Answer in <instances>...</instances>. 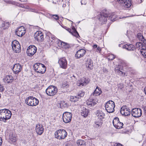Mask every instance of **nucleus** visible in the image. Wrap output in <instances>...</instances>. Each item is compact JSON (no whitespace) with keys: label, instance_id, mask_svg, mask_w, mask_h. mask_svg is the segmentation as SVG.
<instances>
[{"label":"nucleus","instance_id":"obj_59","mask_svg":"<svg viewBox=\"0 0 146 146\" xmlns=\"http://www.w3.org/2000/svg\"><path fill=\"white\" fill-rule=\"evenodd\" d=\"M144 91L145 92V94L146 95V87H145V88H144Z\"/></svg>","mask_w":146,"mask_h":146},{"label":"nucleus","instance_id":"obj_60","mask_svg":"<svg viewBox=\"0 0 146 146\" xmlns=\"http://www.w3.org/2000/svg\"><path fill=\"white\" fill-rule=\"evenodd\" d=\"M66 4H64L63 5H62V7H65L66 6Z\"/></svg>","mask_w":146,"mask_h":146},{"label":"nucleus","instance_id":"obj_57","mask_svg":"<svg viewBox=\"0 0 146 146\" xmlns=\"http://www.w3.org/2000/svg\"><path fill=\"white\" fill-rule=\"evenodd\" d=\"M21 2H27V0H19Z\"/></svg>","mask_w":146,"mask_h":146},{"label":"nucleus","instance_id":"obj_53","mask_svg":"<svg viewBox=\"0 0 146 146\" xmlns=\"http://www.w3.org/2000/svg\"><path fill=\"white\" fill-rule=\"evenodd\" d=\"M143 110L144 112L145 113H146V106L143 107Z\"/></svg>","mask_w":146,"mask_h":146},{"label":"nucleus","instance_id":"obj_12","mask_svg":"<svg viewBox=\"0 0 146 146\" xmlns=\"http://www.w3.org/2000/svg\"><path fill=\"white\" fill-rule=\"evenodd\" d=\"M37 48L34 46H30L27 48V53L29 56H33L36 52Z\"/></svg>","mask_w":146,"mask_h":146},{"label":"nucleus","instance_id":"obj_20","mask_svg":"<svg viewBox=\"0 0 146 146\" xmlns=\"http://www.w3.org/2000/svg\"><path fill=\"white\" fill-rule=\"evenodd\" d=\"M43 126L41 124H36V126L35 131L37 134L38 135H41L44 131Z\"/></svg>","mask_w":146,"mask_h":146},{"label":"nucleus","instance_id":"obj_51","mask_svg":"<svg viewBox=\"0 0 146 146\" xmlns=\"http://www.w3.org/2000/svg\"><path fill=\"white\" fill-rule=\"evenodd\" d=\"M64 28L66 30L68 31L69 33H71V30L70 29L67 28L66 27H65Z\"/></svg>","mask_w":146,"mask_h":146},{"label":"nucleus","instance_id":"obj_49","mask_svg":"<svg viewBox=\"0 0 146 146\" xmlns=\"http://www.w3.org/2000/svg\"><path fill=\"white\" fill-rule=\"evenodd\" d=\"M81 5H85L87 3L86 1V0H82L81 1Z\"/></svg>","mask_w":146,"mask_h":146},{"label":"nucleus","instance_id":"obj_50","mask_svg":"<svg viewBox=\"0 0 146 146\" xmlns=\"http://www.w3.org/2000/svg\"><path fill=\"white\" fill-rule=\"evenodd\" d=\"M4 89L3 86L0 84V92H3Z\"/></svg>","mask_w":146,"mask_h":146},{"label":"nucleus","instance_id":"obj_42","mask_svg":"<svg viewBox=\"0 0 146 146\" xmlns=\"http://www.w3.org/2000/svg\"><path fill=\"white\" fill-rule=\"evenodd\" d=\"M69 87V85L67 82H64L63 83L62 87L63 88H67Z\"/></svg>","mask_w":146,"mask_h":146},{"label":"nucleus","instance_id":"obj_22","mask_svg":"<svg viewBox=\"0 0 146 146\" xmlns=\"http://www.w3.org/2000/svg\"><path fill=\"white\" fill-rule=\"evenodd\" d=\"M22 69V67L19 64H15L13 68V70L15 74L19 73L21 71Z\"/></svg>","mask_w":146,"mask_h":146},{"label":"nucleus","instance_id":"obj_5","mask_svg":"<svg viewBox=\"0 0 146 146\" xmlns=\"http://www.w3.org/2000/svg\"><path fill=\"white\" fill-rule=\"evenodd\" d=\"M115 104L114 102L110 100L106 103L105 107L107 111L109 113L113 112L114 111Z\"/></svg>","mask_w":146,"mask_h":146},{"label":"nucleus","instance_id":"obj_31","mask_svg":"<svg viewBox=\"0 0 146 146\" xmlns=\"http://www.w3.org/2000/svg\"><path fill=\"white\" fill-rule=\"evenodd\" d=\"M137 37L139 40L141 41L145 44H146V40L144 38L143 36L141 33H138L137 35Z\"/></svg>","mask_w":146,"mask_h":146},{"label":"nucleus","instance_id":"obj_15","mask_svg":"<svg viewBox=\"0 0 146 146\" xmlns=\"http://www.w3.org/2000/svg\"><path fill=\"white\" fill-rule=\"evenodd\" d=\"M43 34L40 31H36L34 35V37L35 40L38 41H42L44 40Z\"/></svg>","mask_w":146,"mask_h":146},{"label":"nucleus","instance_id":"obj_3","mask_svg":"<svg viewBox=\"0 0 146 146\" xmlns=\"http://www.w3.org/2000/svg\"><path fill=\"white\" fill-rule=\"evenodd\" d=\"M54 135L55 138L59 140H61L66 138L67 133L65 130L60 129L55 132Z\"/></svg>","mask_w":146,"mask_h":146},{"label":"nucleus","instance_id":"obj_58","mask_svg":"<svg viewBox=\"0 0 146 146\" xmlns=\"http://www.w3.org/2000/svg\"><path fill=\"white\" fill-rule=\"evenodd\" d=\"M115 146H123L120 143H118L117 144V145Z\"/></svg>","mask_w":146,"mask_h":146},{"label":"nucleus","instance_id":"obj_48","mask_svg":"<svg viewBox=\"0 0 146 146\" xmlns=\"http://www.w3.org/2000/svg\"><path fill=\"white\" fill-rule=\"evenodd\" d=\"M51 38L53 40H54L55 41H56V42L57 43V40L56 39H58L54 35H52L51 36Z\"/></svg>","mask_w":146,"mask_h":146},{"label":"nucleus","instance_id":"obj_6","mask_svg":"<svg viewBox=\"0 0 146 146\" xmlns=\"http://www.w3.org/2000/svg\"><path fill=\"white\" fill-rule=\"evenodd\" d=\"M58 89L55 86H50L48 87L46 90L47 94L49 96H52L55 95L57 92Z\"/></svg>","mask_w":146,"mask_h":146},{"label":"nucleus","instance_id":"obj_10","mask_svg":"<svg viewBox=\"0 0 146 146\" xmlns=\"http://www.w3.org/2000/svg\"><path fill=\"white\" fill-rule=\"evenodd\" d=\"M113 123L115 127L117 129L123 127V125L122 123L119 121V119L117 117H116L114 119L113 121Z\"/></svg>","mask_w":146,"mask_h":146},{"label":"nucleus","instance_id":"obj_38","mask_svg":"<svg viewBox=\"0 0 146 146\" xmlns=\"http://www.w3.org/2000/svg\"><path fill=\"white\" fill-rule=\"evenodd\" d=\"M78 97L77 96H72L70 97V100L71 101L75 103L78 99Z\"/></svg>","mask_w":146,"mask_h":146},{"label":"nucleus","instance_id":"obj_37","mask_svg":"<svg viewBox=\"0 0 146 146\" xmlns=\"http://www.w3.org/2000/svg\"><path fill=\"white\" fill-rule=\"evenodd\" d=\"M82 101L80 98L78 97V100L75 102V105H76L81 106L82 104Z\"/></svg>","mask_w":146,"mask_h":146},{"label":"nucleus","instance_id":"obj_39","mask_svg":"<svg viewBox=\"0 0 146 146\" xmlns=\"http://www.w3.org/2000/svg\"><path fill=\"white\" fill-rule=\"evenodd\" d=\"M143 43L141 42H137L136 44V46L139 49H140L143 46Z\"/></svg>","mask_w":146,"mask_h":146},{"label":"nucleus","instance_id":"obj_4","mask_svg":"<svg viewBox=\"0 0 146 146\" xmlns=\"http://www.w3.org/2000/svg\"><path fill=\"white\" fill-rule=\"evenodd\" d=\"M26 104L30 106H34L37 105L39 103L38 99L33 96H29L27 97L25 100Z\"/></svg>","mask_w":146,"mask_h":146},{"label":"nucleus","instance_id":"obj_26","mask_svg":"<svg viewBox=\"0 0 146 146\" xmlns=\"http://www.w3.org/2000/svg\"><path fill=\"white\" fill-rule=\"evenodd\" d=\"M96 116L98 117L97 119L102 120L104 118L105 114L101 110H97L96 112Z\"/></svg>","mask_w":146,"mask_h":146},{"label":"nucleus","instance_id":"obj_55","mask_svg":"<svg viewBox=\"0 0 146 146\" xmlns=\"http://www.w3.org/2000/svg\"><path fill=\"white\" fill-rule=\"evenodd\" d=\"M97 49L98 50V51H99L100 52L101 50V48H100V47H99L98 46V48H97Z\"/></svg>","mask_w":146,"mask_h":146},{"label":"nucleus","instance_id":"obj_1","mask_svg":"<svg viewBox=\"0 0 146 146\" xmlns=\"http://www.w3.org/2000/svg\"><path fill=\"white\" fill-rule=\"evenodd\" d=\"M100 17L99 18L100 21H102L103 23H106L107 20V18L109 17V19L111 21H113L115 20L116 18V15L112 14H110L108 11L106 9H104L100 13Z\"/></svg>","mask_w":146,"mask_h":146},{"label":"nucleus","instance_id":"obj_13","mask_svg":"<svg viewBox=\"0 0 146 146\" xmlns=\"http://www.w3.org/2000/svg\"><path fill=\"white\" fill-rule=\"evenodd\" d=\"M58 63L60 67L63 69H65L67 67V61L64 57L60 58L58 61Z\"/></svg>","mask_w":146,"mask_h":146},{"label":"nucleus","instance_id":"obj_19","mask_svg":"<svg viewBox=\"0 0 146 146\" xmlns=\"http://www.w3.org/2000/svg\"><path fill=\"white\" fill-rule=\"evenodd\" d=\"M86 53V50L83 49L78 50L75 54V57L76 58H80L83 57Z\"/></svg>","mask_w":146,"mask_h":146},{"label":"nucleus","instance_id":"obj_25","mask_svg":"<svg viewBox=\"0 0 146 146\" xmlns=\"http://www.w3.org/2000/svg\"><path fill=\"white\" fill-rule=\"evenodd\" d=\"M9 142L11 143L15 142L16 141V134L13 132H11L9 134Z\"/></svg>","mask_w":146,"mask_h":146},{"label":"nucleus","instance_id":"obj_36","mask_svg":"<svg viewBox=\"0 0 146 146\" xmlns=\"http://www.w3.org/2000/svg\"><path fill=\"white\" fill-rule=\"evenodd\" d=\"M72 31H71V33L72 35H74V36L76 37H77L78 36H79L78 32L76 31L74 27H72Z\"/></svg>","mask_w":146,"mask_h":146},{"label":"nucleus","instance_id":"obj_44","mask_svg":"<svg viewBox=\"0 0 146 146\" xmlns=\"http://www.w3.org/2000/svg\"><path fill=\"white\" fill-rule=\"evenodd\" d=\"M14 3H13L14 4L16 5L17 6L21 7L22 8H25V7L24 6V5L23 4H20L19 3H17L15 2H14Z\"/></svg>","mask_w":146,"mask_h":146},{"label":"nucleus","instance_id":"obj_18","mask_svg":"<svg viewBox=\"0 0 146 146\" xmlns=\"http://www.w3.org/2000/svg\"><path fill=\"white\" fill-rule=\"evenodd\" d=\"M89 82V80L88 79L83 77L80 79L77 82V85L78 86H83L86 85Z\"/></svg>","mask_w":146,"mask_h":146},{"label":"nucleus","instance_id":"obj_46","mask_svg":"<svg viewBox=\"0 0 146 146\" xmlns=\"http://www.w3.org/2000/svg\"><path fill=\"white\" fill-rule=\"evenodd\" d=\"M108 57L109 60H113L115 58V56L112 54L110 55Z\"/></svg>","mask_w":146,"mask_h":146},{"label":"nucleus","instance_id":"obj_11","mask_svg":"<svg viewBox=\"0 0 146 146\" xmlns=\"http://www.w3.org/2000/svg\"><path fill=\"white\" fill-rule=\"evenodd\" d=\"M118 3L125 8H129L131 5L130 0H117Z\"/></svg>","mask_w":146,"mask_h":146},{"label":"nucleus","instance_id":"obj_41","mask_svg":"<svg viewBox=\"0 0 146 146\" xmlns=\"http://www.w3.org/2000/svg\"><path fill=\"white\" fill-rule=\"evenodd\" d=\"M140 52L142 55L145 58H146V50L143 48L140 50Z\"/></svg>","mask_w":146,"mask_h":146},{"label":"nucleus","instance_id":"obj_8","mask_svg":"<svg viewBox=\"0 0 146 146\" xmlns=\"http://www.w3.org/2000/svg\"><path fill=\"white\" fill-rule=\"evenodd\" d=\"M142 114L141 110L140 108L133 109L131 111V114L135 117H139L141 116Z\"/></svg>","mask_w":146,"mask_h":146},{"label":"nucleus","instance_id":"obj_14","mask_svg":"<svg viewBox=\"0 0 146 146\" xmlns=\"http://www.w3.org/2000/svg\"><path fill=\"white\" fill-rule=\"evenodd\" d=\"M120 112L122 115L125 116L129 115L131 113L130 110L126 106H123L121 107Z\"/></svg>","mask_w":146,"mask_h":146},{"label":"nucleus","instance_id":"obj_45","mask_svg":"<svg viewBox=\"0 0 146 146\" xmlns=\"http://www.w3.org/2000/svg\"><path fill=\"white\" fill-rule=\"evenodd\" d=\"M60 104V106H63L64 108L67 107V103L64 102H61Z\"/></svg>","mask_w":146,"mask_h":146},{"label":"nucleus","instance_id":"obj_27","mask_svg":"<svg viewBox=\"0 0 146 146\" xmlns=\"http://www.w3.org/2000/svg\"><path fill=\"white\" fill-rule=\"evenodd\" d=\"M123 48H125L129 51L134 50L135 49V46L132 44H126L123 46Z\"/></svg>","mask_w":146,"mask_h":146},{"label":"nucleus","instance_id":"obj_32","mask_svg":"<svg viewBox=\"0 0 146 146\" xmlns=\"http://www.w3.org/2000/svg\"><path fill=\"white\" fill-rule=\"evenodd\" d=\"M87 105L90 107L94 106L96 104V101L93 99H89L87 102Z\"/></svg>","mask_w":146,"mask_h":146},{"label":"nucleus","instance_id":"obj_21","mask_svg":"<svg viewBox=\"0 0 146 146\" xmlns=\"http://www.w3.org/2000/svg\"><path fill=\"white\" fill-rule=\"evenodd\" d=\"M16 34L19 37H21L25 33V30L23 27H21L19 28L17 30L15 31Z\"/></svg>","mask_w":146,"mask_h":146},{"label":"nucleus","instance_id":"obj_9","mask_svg":"<svg viewBox=\"0 0 146 146\" xmlns=\"http://www.w3.org/2000/svg\"><path fill=\"white\" fill-rule=\"evenodd\" d=\"M72 114L71 113L68 112L64 113L63 115V120L65 123L70 122L72 118Z\"/></svg>","mask_w":146,"mask_h":146},{"label":"nucleus","instance_id":"obj_24","mask_svg":"<svg viewBox=\"0 0 146 146\" xmlns=\"http://www.w3.org/2000/svg\"><path fill=\"white\" fill-rule=\"evenodd\" d=\"M121 66L120 65H118L117 67V68H115V72L121 77H125L127 76V74L121 70L122 69L121 68Z\"/></svg>","mask_w":146,"mask_h":146},{"label":"nucleus","instance_id":"obj_29","mask_svg":"<svg viewBox=\"0 0 146 146\" xmlns=\"http://www.w3.org/2000/svg\"><path fill=\"white\" fill-rule=\"evenodd\" d=\"M102 92V91L100 89L98 86H97L94 92L91 94V96H99Z\"/></svg>","mask_w":146,"mask_h":146},{"label":"nucleus","instance_id":"obj_35","mask_svg":"<svg viewBox=\"0 0 146 146\" xmlns=\"http://www.w3.org/2000/svg\"><path fill=\"white\" fill-rule=\"evenodd\" d=\"M77 145L78 146H85V142L82 140H79L77 141Z\"/></svg>","mask_w":146,"mask_h":146},{"label":"nucleus","instance_id":"obj_54","mask_svg":"<svg viewBox=\"0 0 146 146\" xmlns=\"http://www.w3.org/2000/svg\"><path fill=\"white\" fill-rule=\"evenodd\" d=\"M97 45L96 44H94L93 46V47L94 48H97Z\"/></svg>","mask_w":146,"mask_h":146},{"label":"nucleus","instance_id":"obj_43","mask_svg":"<svg viewBox=\"0 0 146 146\" xmlns=\"http://www.w3.org/2000/svg\"><path fill=\"white\" fill-rule=\"evenodd\" d=\"M84 92L82 91H80L78 94V95L77 96L78 97H83L84 95Z\"/></svg>","mask_w":146,"mask_h":146},{"label":"nucleus","instance_id":"obj_33","mask_svg":"<svg viewBox=\"0 0 146 146\" xmlns=\"http://www.w3.org/2000/svg\"><path fill=\"white\" fill-rule=\"evenodd\" d=\"M9 26V23L4 22L2 24L0 27L2 29L5 30L8 28Z\"/></svg>","mask_w":146,"mask_h":146},{"label":"nucleus","instance_id":"obj_28","mask_svg":"<svg viewBox=\"0 0 146 146\" xmlns=\"http://www.w3.org/2000/svg\"><path fill=\"white\" fill-rule=\"evenodd\" d=\"M102 123V120L97 119L95 121L94 126L96 128H100L101 127Z\"/></svg>","mask_w":146,"mask_h":146},{"label":"nucleus","instance_id":"obj_23","mask_svg":"<svg viewBox=\"0 0 146 146\" xmlns=\"http://www.w3.org/2000/svg\"><path fill=\"white\" fill-rule=\"evenodd\" d=\"M86 66L88 70H91L93 68V64L92 60L88 59L86 62Z\"/></svg>","mask_w":146,"mask_h":146},{"label":"nucleus","instance_id":"obj_2","mask_svg":"<svg viewBox=\"0 0 146 146\" xmlns=\"http://www.w3.org/2000/svg\"><path fill=\"white\" fill-rule=\"evenodd\" d=\"M12 113L11 111L7 109L0 110V121L6 122V121L10 118Z\"/></svg>","mask_w":146,"mask_h":146},{"label":"nucleus","instance_id":"obj_47","mask_svg":"<svg viewBox=\"0 0 146 146\" xmlns=\"http://www.w3.org/2000/svg\"><path fill=\"white\" fill-rule=\"evenodd\" d=\"M52 16L53 18L55 19L56 20H58L59 19V17L57 15H52Z\"/></svg>","mask_w":146,"mask_h":146},{"label":"nucleus","instance_id":"obj_56","mask_svg":"<svg viewBox=\"0 0 146 146\" xmlns=\"http://www.w3.org/2000/svg\"><path fill=\"white\" fill-rule=\"evenodd\" d=\"M31 11L34 12H37V11L36 10H35V9H31Z\"/></svg>","mask_w":146,"mask_h":146},{"label":"nucleus","instance_id":"obj_52","mask_svg":"<svg viewBox=\"0 0 146 146\" xmlns=\"http://www.w3.org/2000/svg\"><path fill=\"white\" fill-rule=\"evenodd\" d=\"M3 142L2 139L1 137H0V146H1Z\"/></svg>","mask_w":146,"mask_h":146},{"label":"nucleus","instance_id":"obj_63","mask_svg":"<svg viewBox=\"0 0 146 146\" xmlns=\"http://www.w3.org/2000/svg\"><path fill=\"white\" fill-rule=\"evenodd\" d=\"M53 41V40H51V42Z\"/></svg>","mask_w":146,"mask_h":146},{"label":"nucleus","instance_id":"obj_16","mask_svg":"<svg viewBox=\"0 0 146 146\" xmlns=\"http://www.w3.org/2000/svg\"><path fill=\"white\" fill-rule=\"evenodd\" d=\"M57 44L59 47L62 48L63 49L68 48L70 47V46L68 44H67L59 39H56Z\"/></svg>","mask_w":146,"mask_h":146},{"label":"nucleus","instance_id":"obj_7","mask_svg":"<svg viewBox=\"0 0 146 146\" xmlns=\"http://www.w3.org/2000/svg\"><path fill=\"white\" fill-rule=\"evenodd\" d=\"M11 46L14 52L17 53L21 51V46L18 41L14 40L12 41Z\"/></svg>","mask_w":146,"mask_h":146},{"label":"nucleus","instance_id":"obj_40","mask_svg":"<svg viewBox=\"0 0 146 146\" xmlns=\"http://www.w3.org/2000/svg\"><path fill=\"white\" fill-rule=\"evenodd\" d=\"M40 63H37L34 66V67L35 68V71L37 72L38 71V69L39 68V64Z\"/></svg>","mask_w":146,"mask_h":146},{"label":"nucleus","instance_id":"obj_34","mask_svg":"<svg viewBox=\"0 0 146 146\" xmlns=\"http://www.w3.org/2000/svg\"><path fill=\"white\" fill-rule=\"evenodd\" d=\"M13 79V78L11 76L8 75L6 76L5 79L7 82L9 83L11 82Z\"/></svg>","mask_w":146,"mask_h":146},{"label":"nucleus","instance_id":"obj_61","mask_svg":"<svg viewBox=\"0 0 146 146\" xmlns=\"http://www.w3.org/2000/svg\"><path fill=\"white\" fill-rule=\"evenodd\" d=\"M72 77H74L75 78V79H76V76H75L73 75L72 76Z\"/></svg>","mask_w":146,"mask_h":146},{"label":"nucleus","instance_id":"obj_17","mask_svg":"<svg viewBox=\"0 0 146 146\" xmlns=\"http://www.w3.org/2000/svg\"><path fill=\"white\" fill-rule=\"evenodd\" d=\"M80 108L82 115L85 117H87L90 113L89 110L83 106H80Z\"/></svg>","mask_w":146,"mask_h":146},{"label":"nucleus","instance_id":"obj_30","mask_svg":"<svg viewBox=\"0 0 146 146\" xmlns=\"http://www.w3.org/2000/svg\"><path fill=\"white\" fill-rule=\"evenodd\" d=\"M39 68L37 73H41V74L44 73L46 70V68L45 66L43 64H39Z\"/></svg>","mask_w":146,"mask_h":146},{"label":"nucleus","instance_id":"obj_62","mask_svg":"<svg viewBox=\"0 0 146 146\" xmlns=\"http://www.w3.org/2000/svg\"><path fill=\"white\" fill-rule=\"evenodd\" d=\"M119 47H121V44H119Z\"/></svg>","mask_w":146,"mask_h":146}]
</instances>
